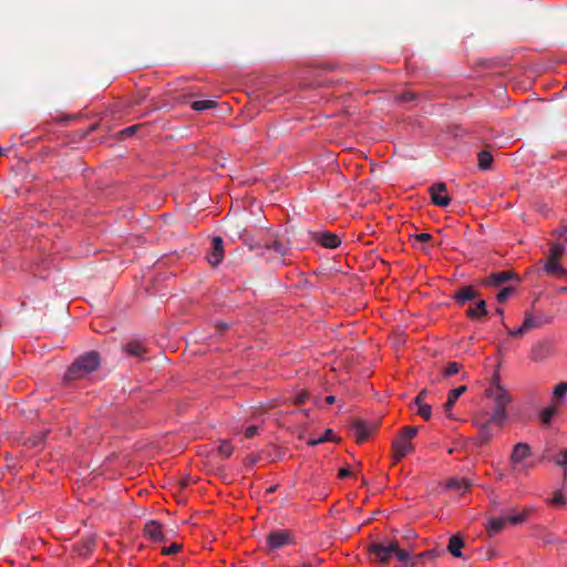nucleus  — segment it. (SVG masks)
Returning <instances> with one entry per match:
<instances>
[{
	"label": "nucleus",
	"mask_w": 567,
	"mask_h": 567,
	"mask_svg": "<svg viewBox=\"0 0 567 567\" xmlns=\"http://www.w3.org/2000/svg\"><path fill=\"white\" fill-rule=\"evenodd\" d=\"M486 395L495 403V408L492 413V421H494L498 426H502L504 421L507 419L506 406L512 400L511 395L497 382L486 390Z\"/></svg>",
	"instance_id": "nucleus-1"
},
{
	"label": "nucleus",
	"mask_w": 567,
	"mask_h": 567,
	"mask_svg": "<svg viewBox=\"0 0 567 567\" xmlns=\"http://www.w3.org/2000/svg\"><path fill=\"white\" fill-rule=\"evenodd\" d=\"M373 558L381 565H385L392 557L400 561H408L410 553L398 546L396 543L388 542L382 544H373L370 548Z\"/></svg>",
	"instance_id": "nucleus-2"
},
{
	"label": "nucleus",
	"mask_w": 567,
	"mask_h": 567,
	"mask_svg": "<svg viewBox=\"0 0 567 567\" xmlns=\"http://www.w3.org/2000/svg\"><path fill=\"white\" fill-rule=\"evenodd\" d=\"M100 357L96 352H87L74 361L66 372V379H82L97 369Z\"/></svg>",
	"instance_id": "nucleus-3"
},
{
	"label": "nucleus",
	"mask_w": 567,
	"mask_h": 567,
	"mask_svg": "<svg viewBox=\"0 0 567 567\" xmlns=\"http://www.w3.org/2000/svg\"><path fill=\"white\" fill-rule=\"evenodd\" d=\"M565 252L563 244H551L548 256L544 262V271L554 278H567V269H565L560 259Z\"/></svg>",
	"instance_id": "nucleus-4"
},
{
	"label": "nucleus",
	"mask_w": 567,
	"mask_h": 567,
	"mask_svg": "<svg viewBox=\"0 0 567 567\" xmlns=\"http://www.w3.org/2000/svg\"><path fill=\"white\" fill-rule=\"evenodd\" d=\"M417 430L416 427L406 426L404 427L398 437L392 443L393 449V460L394 462H399L404 456L413 451L412 440L415 436Z\"/></svg>",
	"instance_id": "nucleus-5"
},
{
	"label": "nucleus",
	"mask_w": 567,
	"mask_h": 567,
	"mask_svg": "<svg viewBox=\"0 0 567 567\" xmlns=\"http://www.w3.org/2000/svg\"><path fill=\"white\" fill-rule=\"evenodd\" d=\"M530 455V447L526 443H517L511 455V464L515 472L527 471L526 460Z\"/></svg>",
	"instance_id": "nucleus-6"
},
{
	"label": "nucleus",
	"mask_w": 567,
	"mask_h": 567,
	"mask_svg": "<svg viewBox=\"0 0 567 567\" xmlns=\"http://www.w3.org/2000/svg\"><path fill=\"white\" fill-rule=\"evenodd\" d=\"M493 423L496 424L492 421V415L488 420L485 414L475 416L474 424L478 429V439L481 444L487 443L494 436V432L492 431Z\"/></svg>",
	"instance_id": "nucleus-7"
},
{
	"label": "nucleus",
	"mask_w": 567,
	"mask_h": 567,
	"mask_svg": "<svg viewBox=\"0 0 567 567\" xmlns=\"http://www.w3.org/2000/svg\"><path fill=\"white\" fill-rule=\"evenodd\" d=\"M292 542V534L287 529L271 532L267 537V545L270 549L280 548Z\"/></svg>",
	"instance_id": "nucleus-8"
},
{
	"label": "nucleus",
	"mask_w": 567,
	"mask_h": 567,
	"mask_svg": "<svg viewBox=\"0 0 567 567\" xmlns=\"http://www.w3.org/2000/svg\"><path fill=\"white\" fill-rule=\"evenodd\" d=\"M432 202L441 207H446L451 203V197L446 193L444 183H435L430 187Z\"/></svg>",
	"instance_id": "nucleus-9"
},
{
	"label": "nucleus",
	"mask_w": 567,
	"mask_h": 567,
	"mask_svg": "<svg viewBox=\"0 0 567 567\" xmlns=\"http://www.w3.org/2000/svg\"><path fill=\"white\" fill-rule=\"evenodd\" d=\"M545 503L556 509H563L567 506V494L564 488L555 489L545 498Z\"/></svg>",
	"instance_id": "nucleus-10"
},
{
	"label": "nucleus",
	"mask_w": 567,
	"mask_h": 567,
	"mask_svg": "<svg viewBox=\"0 0 567 567\" xmlns=\"http://www.w3.org/2000/svg\"><path fill=\"white\" fill-rule=\"evenodd\" d=\"M467 390V388L465 385H461L456 389H453L450 391L449 395H447V400L446 402L443 404V410H444V413L445 415L449 417V419H452L453 415H452V409L454 406V404L456 403V401L458 400V398L465 393Z\"/></svg>",
	"instance_id": "nucleus-11"
},
{
	"label": "nucleus",
	"mask_w": 567,
	"mask_h": 567,
	"mask_svg": "<svg viewBox=\"0 0 567 567\" xmlns=\"http://www.w3.org/2000/svg\"><path fill=\"white\" fill-rule=\"evenodd\" d=\"M315 239L326 248H337L341 244V239L332 233L320 231L315 234Z\"/></svg>",
	"instance_id": "nucleus-12"
},
{
	"label": "nucleus",
	"mask_w": 567,
	"mask_h": 567,
	"mask_svg": "<svg viewBox=\"0 0 567 567\" xmlns=\"http://www.w3.org/2000/svg\"><path fill=\"white\" fill-rule=\"evenodd\" d=\"M224 258L223 240L219 237L213 239V250L207 259L212 266H217Z\"/></svg>",
	"instance_id": "nucleus-13"
},
{
	"label": "nucleus",
	"mask_w": 567,
	"mask_h": 567,
	"mask_svg": "<svg viewBox=\"0 0 567 567\" xmlns=\"http://www.w3.org/2000/svg\"><path fill=\"white\" fill-rule=\"evenodd\" d=\"M427 391L422 390L419 395L415 398V404L417 405V414L425 421H429L432 416V408L431 405L423 402L424 396Z\"/></svg>",
	"instance_id": "nucleus-14"
},
{
	"label": "nucleus",
	"mask_w": 567,
	"mask_h": 567,
	"mask_svg": "<svg viewBox=\"0 0 567 567\" xmlns=\"http://www.w3.org/2000/svg\"><path fill=\"white\" fill-rule=\"evenodd\" d=\"M144 532L154 542H164L165 539L161 524L155 520L146 523Z\"/></svg>",
	"instance_id": "nucleus-15"
},
{
	"label": "nucleus",
	"mask_w": 567,
	"mask_h": 567,
	"mask_svg": "<svg viewBox=\"0 0 567 567\" xmlns=\"http://www.w3.org/2000/svg\"><path fill=\"white\" fill-rule=\"evenodd\" d=\"M506 524H508V523H507V518L505 516L488 518L487 524H486L487 533L491 536H493V535L499 533L501 530H503V528L505 527Z\"/></svg>",
	"instance_id": "nucleus-16"
},
{
	"label": "nucleus",
	"mask_w": 567,
	"mask_h": 567,
	"mask_svg": "<svg viewBox=\"0 0 567 567\" xmlns=\"http://www.w3.org/2000/svg\"><path fill=\"white\" fill-rule=\"evenodd\" d=\"M353 431L358 442L368 440L372 433V429L367 426L363 422H355L353 424Z\"/></svg>",
	"instance_id": "nucleus-17"
},
{
	"label": "nucleus",
	"mask_w": 567,
	"mask_h": 567,
	"mask_svg": "<svg viewBox=\"0 0 567 567\" xmlns=\"http://www.w3.org/2000/svg\"><path fill=\"white\" fill-rule=\"evenodd\" d=\"M471 482L465 478H451L446 483V487L451 489H455L460 493H464L471 487Z\"/></svg>",
	"instance_id": "nucleus-18"
},
{
	"label": "nucleus",
	"mask_w": 567,
	"mask_h": 567,
	"mask_svg": "<svg viewBox=\"0 0 567 567\" xmlns=\"http://www.w3.org/2000/svg\"><path fill=\"white\" fill-rule=\"evenodd\" d=\"M549 350L547 342H539L533 347L530 357L533 360H543L549 354Z\"/></svg>",
	"instance_id": "nucleus-19"
},
{
	"label": "nucleus",
	"mask_w": 567,
	"mask_h": 567,
	"mask_svg": "<svg viewBox=\"0 0 567 567\" xmlns=\"http://www.w3.org/2000/svg\"><path fill=\"white\" fill-rule=\"evenodd\" d=\"M476 295H477L476 290L473 287L467 286V287L462 288L456 293L455 298L458 302L464 303L465 301L475 299Z\"/></svg>",
	"instance_id": "nucleus-20"
},
{
	"label": "nucleus",
	"mask_w": 567,
	"mask_h": 567,
	"mask_svg": "<svg viewBox=\"0 0 567 567\" xmlns=\"http://www.w3.org/2000/svg\"><path fill=\"white\" fill-rule=\"evenodd\" d=\"M530 513V508H524L519 513L507 514L505 515V517L507 518L508 524L516 525L523 523L529 516Z\"/></svg>",
	"instance_id": "nucleus-21"
},
{
	"label": "nucleus",
	"mask_w": 567,
	"mask_h": 567,
	"mask_svg": "<svg viewBox=\"0 0 567 567\" xmlns=\"http://www.w3.org/2000/svg\"><path fill=\"white\" fill-rule=\"evenodd\" d=\"M464 543L463 540L457 536H452L449 542L447 549L454 557H461L462 553L461 549L463 547Z\"/></svg>",
	"instance_id": "nucleus-22"
},
{
	"label": "nucleus",
	"mask_w": 567,
	"mask_h": 567,
	"mask_svg": "<svg viewBox=\"0 0 567 567\" xmlns=\"http://www.w3.org/2000/svg\"><path fill=\"white\" fill-rule=\"evenodd\" d=\"M269 254H276L277 256H274V259H276L278 262H284V256L287 254L288 248L281 244V243H274L272 246L267 248Z\"/></svg>",
	"instance_id": "nucleus-23"
},
{
	"label": "nucleus",
	"mask_w": 567,
	"mask_h": 567,
	"mask_svg": "<svg viewBox=\"0 0 567 567\" xmlns=\"http://www.w3.org/2000/svg\"><path fill=\"white\" fill-rule=\"evenodd\" d=\"M466 313L472 319H480L484 317L487 313L485 301L481 300L475 307L470 308Z\"/></svg>",
	"instance_id": "nucleus-24"
},
{
	"label": "nucleus",
	"mask_w": 567,
	"mask_h": 567,
	"mask_svg": "<svg viewBox=\"0 0 567 567\" xmlns=\"http://www.w3.org/2000/svg\"><path fill=\"white\" fill-rule=\"evenodd\" d=\"M125 351L127 354L130 355H141L142 353H144L145 351V348H144V344L141 342V341H137V340H133L131 342H128L126 346H125Z\"/></svg>",
	"instance_id": "nucleus-25"
},
{
	"label": "nucleus",
	"mask_w": 567,
	"mask_h": 567,
	"mask_svg": "<svg viewBox=\"0 0 567 567\" xmlns=\"http://www.w3.org/2000/svg\"><path fill=\"white\" fill-rule=\"evenodd\" d=\"M493 163V156L487 151H482L478 154V165L482 169H488Z\"/></svg>",
	"instance_id": "nucleus-26"
},
{
	"label": "nucleus",
	"mask_w": 567,
	"mask_h": 567,
	"mask_svg": "<svg viewBox=\"0 0 567 567\" xmlns=\"http://www.w3.org/2000/svg\"><path fill=\"white\" fill-rule=\"evenodd\" d=\"M558 413L557 406H548L542 412V421L544 424H549L551 419Z\"/></svg>",
	"instance_id": "nucleus-27"
},
{
	"label": "nucleus",
	"mask_w": 567,
	"mask_h": 567,
	"mask_svg": "<svg viewBox=\"0 0 567 567\" xmlns=\"http://www.w3.org/2000/svg\"><path fill=\"white\" fill-rule=\"evenodd\" d=\"M215 105L216 103L212 100H200L193 102L192 107L196 111H205L215 107Z\"/></svg>",
	"instance_id": "nucleus-28"
},
{
	"label": "nucleus",
	"mask_w": 567,
	"mask_h": 567,
	"mask_svg": "<svg viewBox=\"0 0 567 567\" xmlns=\"http://www.w3.org/2000/svg\"><path fill=\"white\" fill-rule=\"evenodd\" d=\"M550 461L558 466L567 468V450L561 451L559 454L550 457Z\"/></svg>",
	"instance_id": "nucleus-29"
},
{
	"label": "nucleus",
	"mask_w": 567,
	"mask_h": 567,
	"mask_svg": "<svg viewBox=\"0 0 567 567\" xmlns=\"http://www.w3.org/2000/svg\"><path fill=\"white\" fill-rule=\"evenodd\" d=\"M509 278H511V274L506 272V271L494 274L491 276V284L499 285L502 282L507 281Z\"/></svg>",
	"instance_id": "nucleus-30"
},
{
	"label": "nucleus",
	"mask_w": 567,
	"mask_h": 567,
	"mask_svg": "<svg viewBox=\"0 0 567 567\" xmlns=\"http://www.w3.org/2000/svg\"><path fill=\"white\" fill-rule=\"evenodd\" d=\"M460 369H461V365L457 362H450L444 370V375L445 377L454 375L460 372Z\"/></svg>",
	"instance_id": "nucleus-31"
},
{
	"label": "nucleus",
	"mask_w": 567,
	"mask_h": 567,
	"mask_svg": "<svg viewBox=\"0 0 567 567\" xmlns=\"http://www.w3.org/2000/svg\"><path fill=\"white\" fill-rule=\"evenodd\" d=\"M554 395L558 399L567 395V382H560L557 384L554 389Z\"/></svg>",
	"instance_id": "nucleus-32"
},
{
	"label": "nucleus",
	"mask_w": 567,
	"mask_h": 567,
	"mask_svg": "<svg viewBox=\"0 0 567 567\" xmlns=\"http://www.w3.org/2000/svg\"><path fill=\"white\" fill-rule=\"evenodd\" d=\"M218 453L225 457H228L233 453V447L228 442H221L218 446Z\"/></svg>",
	"instance_id": "nucleus-33"
},
{
	"label": "nucleus",
	"mask_w": 567,
	"mask_h": 567,
	"mask_svg": "<svg viewBox=\"0 0 567 567\" xmlns=\"http://www.w3.org/2000/svg\"><path fill=\"white\" fill-rule=\"evenodd\" d=\"M514 292V289L513 288H509V287H506V288H503L498 295H497V300L498 302H504L506 301Z\"/></svg>",
	"instance_id": "nucleus-34"
},
{
	"label": "nucleus",
	"mask_w": 567,
	"mask_h": 567,
	"mask_svg": "<svg viewBox=\"0 0 567 567\" xmlns=\"http://www.w3.org/2000/svg\"><path fill=\"white\" fill-rule=\"evenodd\" d=\"M524 329L527 331L532 328H536L538 326L537 321L534 319L533 316L527 315L524 319V322L522 324Z\"/></svg>",
	"instance_id": "nucleus-35"
},
{
	"label": "nucleus",
	"mask_w": 567,
	"mask_h": 567,
	"mask_svg": "<svg viewBox=\"0 0 567 567\" xmlns=\"http://www.w3.org/2000/svg\"><path fill=\"white\" fill-rule=\"evenodd\" d=\"M331 434H332V431L331 430H327L324 436H320V437H317V439H310L308 441V444L309 445H316V444H319L321 442L328 441V440H330V435Z\"/></svg>",
	"instance_id": "nucleus-36"
},
{
	"label": "nucleus",
	"mask_w": 567,
	"mask_h": 567,
	"mask_svg": "<svg viewBox=\"0 0 567 567\" xmlns=\"http://www.w3.org/2000/svg\"><path fill=\"white\" fill-rule=\"evenodd\" d=\"M179 549H181L179 544H172L168 547H164L162 551L164 555H173V554L177 553Z\"/></svg>",
	"instance_id": "nucleus-37"
},
{
	"label": "nucleus",
	"mask_w": 567,
	"mask_h": 567,
	"mask_svg": "<svg viewBox=\"0 0 567 567\" xmlns=\"http://www.w3.org/2000/svg\"><path fill=\"white\" fill-rule=\"evenodd\" d=\"M526 332V330L524 329L523 326H520L519 328L517 329H509L507 328V333L512 337H520L523 336L524 333Z\"/></svg>",
	"instance_id": "nucleus-38"
},
{
	"label": "nucleus",
	"mask_w": 567,
	"mask_h": 567,
	"mask_svg": "<svg viewBox=\"0 0 567 567\" xmlns=\"http://www.w3.org/2000/svg\"><path fill=\"white\" fill-rule=\"evenodd\" d=\"M307 398H308V392H307V391H305V390H301V391L297 394V396H296V399H295V400H296V403H298V404H302V403H305V402H306Z\"/></svg>",
	"instance_id": "nucleus-39"
},
{
	"label": "nucleus",
	"mask_w": 567,
	"mask_h": 567,
	"mask_svg": "<svg viewBox=\"0 0 567 567\" xmlns=\"http://www.w3.org/2000/svg\"><path fill=\"white\" fill-rule=\"evenodd\" d=\"M437 557V553L435 550H426L419 555V558H431L434 559Z\"/></svg>",
	"instance_id": "nucleus-40"
},
{
	"label": "nucleus",
	"mask_w": 567,
	"mask_h": 567,
	"mask_svg": "<svg viewBox=\"0 0 567 567\" xmlns=\"http://www.w3.org/2000/svg\"><path fill=\"white\" fill-rule=\"evenodd\" d=\"M256 433H257V426H255V425H250L245 430V436L248 439L255 436Z\"/></svg>",
	"instance_id": "nucleus-41"
},
{
	"label": "nucleus",
	"mask_w": 567,
	"mask_h": 567,
	"mask_svg": "<svg viewBox=\"0 0 567 567\" xmlns=\"http://www.w3.org/2000/svg\"><path fill=\"white\" fill-rule=\"evenodd\" d=\"M431 237L432 236L430 234H427V233H421V234H417L415 236V239L419 240V241H427V240L431 239Z\"/></svg>",
	"instance_id": "nucleus-42"
},
{
	"label": "nucleus",
	"mask_w": 567,
	"mask_h": 567,
	"mask_svg": "<svg viewBox=\"0 0 567 567\" xmlns=\"http://www.w3.org/2000/svg\"><path fill=\"white\" fill-rule=\"evenodd\" d=\"M351 474L350 470L349 468H341L338 473V476L340 478H346L348 477L349 475Z\"/></svg>",
	"instance_id": "nucleus-43"
},
{
	"label": "nucleus",
	"mask_w": 567,
	"mask_h": 567,
	"mask_svg": "<svg viewBox=\"0 0 567 567\" xmlns=\"http://www.w3.org/2000/svg\"><path fill=\"white\" fill-rule=\"evenodd\" d=\"M135 130H136V126H131V127L122 131V135H125V136L132 135L135 132Z\"/></svg>",
	"instance_id": "nucleus-44"
},
{
	"label": "nucleus",
	"mask_w": 567,
	"mask_h": 567,
	"mask_svg": "<svg viewBox=\"0 0 567 567\" xmlns=\"http://www.w3.org/2000/svg\"><path fill=\"white\" fill-rule=\"evenodd\" d=\"M334 401H336V398H334L333 395H328V396L326 398V402H327L328 404H332V403H334Z\"/></svg>",
	"instance_id": "nucleus-45"
},
{
	"label": "nucleus",
	"mask_w": 567,
	"mask_h": 567,
	"mask_svg": "<svg viewBox=\"0 0 567 567\" xmlns=\"http://www.w3.org/2000/svg\"><path fill=\"white\" fill-rule=\"evenodd\" d=\"M300 567H313V566H312V565H310V564L303 563V564H301V566H300Z\"/></svg>",
	"instance_id": "nucleus-46"
},
{
	"label": "nucleus",
	"mask_w": 567,
	"mask_h": 567,
	"mask_svg": "<svg viewBox=\"0 0 567 567\" xmlns=\"http://www.w3.org/2000/svg\"><path fill=\"white\" fill-rule=\"evenodd\" d=\"M559 231H560L561 234H566V233H567V227H563Z\"/></svg>",
	"instance_id": "nucleus-47"
},
{
	"label": "nucleus",
	"mask_w": 567,
	"mask_h": 567,
	"mask_svg": "<svg viewBox=\"0 0 567 567\" xmlns=\"http://www.w3.org/2000/svg\"><path fill=\"white\" fill-rule=\"evenodd\" d=\"M497 315L503 316V309L498 308L497 309Z\"/></svg>",
	"instance_id": "nucleus-48"
}]
</instances>
